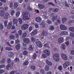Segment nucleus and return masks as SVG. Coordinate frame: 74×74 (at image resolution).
Masks as SVG:
<instances>
[{
    "mask_svg": "<svg viewBox=\"0 0 74 74\" xmlns=\"http://www.w3.org/2000/svg\"><path fill=\"white\" fill-rule=\"evenodd\" d=\"M12 21H10V27H11L12 26Z\"/></svg>",
    "mask_w": 74,
    "mask_h": 74,
    "instance_id": "61",
    "label": "nucleus"
},
{
    "mask_svg": "<svg viewBox=\"0 0 74 74\" xmlns=\"http://www.w3.org/2000/svg\"><path fill=\"white\" fill-rule=\"evenodd\" d=\"M62 49L65 50V49H66V45H65L63 44L62 45Z\"/></svg>",
    "mask_w": 74,
    "mask_h": 74,
    "instance_id": "26",
    "label": "nucleus"
},
{
    "mask_svg": "<svg viewBox=\"0 0 74 74\" xmlns=\"http://www.w3.org/2000/svg\"><path fill=\"white\" fill-rule=\"evenodd\" d=\"M58 17V16L57 15H56L55 16H54L53 17L52 19V20L53 21H54L57 19V18Z\"/></svg>",
    "mask_w": 74,
    "mask_h": 74,
    "instance_id": "25",
    "label": "nucleus"
},
{
    "mask_svg": "<svg viewBox=\"0 0 74 74\" xmlns=\"http://www.w3.org/2000/svg\"><path fill=\"white\" fill-rule=\"evenodd\" d=\"M50 30H53L54 29V26L53 25L51 26L50 28Z\"/></svg>",
    "mask_w": 74,
    "mask_h": 74,
    "instance_id": "49",
    "label": "nucleus"
},
{
    "mask_svg": "<svg viewBox=\"0 0 74 74\" xmlns=\"http://www.w3.org/2000/svg\"><path fill=\"white\" fill-rule=\"evenodd\" d=\"M15 73V72L14 71H12L10 73V74H14Z\"/></svg>",
    "mask_w": 74,
    "mask_h": 74,
    "instance_id": "63",
    "label": "nucleus"
},
{
    "mask_svg": "<svg viewBox=\"0 0 74 74\" xmlns=\"http://www.w3.org/2000/svg\"><path fill=\"white\" fill-rule=\"evenodd\" d=\"M27 53H28V52L26 51H24L23 53V54L24 55H26Z\"/></svg>",
    "mask_w": 74,
    "mask_h": 74,
    "instance_id": "35",
    "label": "nucleus"
},
{
    "mask_svg": "<svg viewBox=\"0 0 74 74\" xmlns=\"http://www.w3.org/2000/svg\"><path fill=\"white\" fill-rule=\"evenodd\" d=\"M44 47H49V45H48V44L46 43L44 45Z\"/></svg>",
    "mask_w": 74,
    "mask_h": 74,
    "instance_id": "55",
    "label": "nucleus"
},
{
    "mask_svg": "<svg viewBox=\"0 0 74 74\" xmlns=\"http://www.w3.org/2000/svg\"><path fill=\"white\" fill-rule=\"evenodd\" d=\"M10 67V64H8L7 66H6V69L8 70H9V68Z\"/></svg>",
    "mask_w": 74,
    "mask_h": 74,
    "instance_id": "52",
    "label": "nucleus"
},
{
    "mask_svg": "<svg viewBox=\"0 0 74 74\" xmlns=\"http://www.w3.org/2000/svg\"><path fill=\"white\" fill-rule=\"evenodd\" d=\"M35 44H36L37 46L39 48H41L42 47V44L41 42L40 41H36L35 42Z\"/></svg>",
    "mask_w": 74,
    "mask_h": 74,
    "instance_id": "4",
    "label": "nucleus"
},
{
    "mask_svg": "<svg viewBox=\"0 0 74 74\" xmlns=\"http://www.w3.org/2000/svg\"><path fill=\"white\" fill-rule=\"evenodd\" d=\"M46 63L48 64V65H49V66H51L52 64V63L50 62L48 60H47L46 61Z\"/></svg>",
    "mask_w": 74,
    "mask_h": 74,
    "instance_id": "18",
    "label": "nucleus"
},
{
    "mask_svg": "<svg viewBox=\"0 0 74 74\" xmlns=\"http://www.w3.org/2000/svg\"><path fill=\"white\" fill-rule=\"evenodd\" d=\"M14 37H15V36H13L12 35H11L10 36V38H11V39H14Z\"/></svg>",
    "mask_w": 74,
    "mask_h": 74,
    "instance_id": "46",
    "label": "nucleus"
},
{
    "mask_svg": "<svg viewBox=\"0 0 74 74\" xmlns=\"http://www.w3.org/2000/svg\"><path fill=\"white\" fill-rule=\"evenodd\" d=\"M26 36H27V34L26 32H24L22 35V37L23 38H25Z\"/></svg>",
    "mask_w": 74,
    "mask_h": 74,
    "instance_id": "21",
    "label": "nucleus"
},
{
    "mask_svg": "<svg viewBox=\"0 0 74 74\" xmlns=\"http://www.w3.org/2000/svg\"><path fill=\"white\" fill-rule=\"evenodd\" d=\"M61 55L63 59L64 60H67L68 59V57L67 56H66V55L62 53L61 54Z\"/></svg>",
    "mask_w": 74,
    "mask_h": 74,
    "instance_id": "6",
    "label": "nucleus"
},
{
    "mask_svg": "<svg viewBox=\"0 0 74 74\" xmlns=\"http://www.w3.org/2000/svg\"><path fill=\"white\" fill-rule=\"evenodd\" d=\"M18 21L16 18H14L13 20V22L14 24L16 25L18 23Z\"/></svg>",
    "mask_w": 74,
    "mask_h": 74,
    "instance_id": "15",
    "label": "nucleus"
},
{
    "mask_svg": "<svg viewBox=\"0 0 74 74\" xmlns=\"http://www.w3.org/2000/svg\"><path fill=\"white\" fill-rule=\"evenodd\" d=\"M19 22L20 24H21L22 23V19L21 18H20L18 19Z\"/></svg>",
    "mask_w": 74,
    "mask_h": 74,
    "instance_id": "38",
    "label": "nucleus"
},
{
    "mask_svg": "<svg viewBox=\"0 0 74 74\" xmlns=\"http://www.w3.org/2000/svg\"><path fill=\"white\" fill-rule=\"evenodd\" d=\"M58 42L60 43H62L64 41V40L63 39V38L62 37L58 39Z\"/></svg>",
    "mask_w": 74,
    "mask_h": 74,
    "instance_id": "13",
    "label": "nucleus"
},
{
    "mask_svg": "<svg viewBox=\"0 0 74 74\" xmlns=\"http://www.w3.org/2000/svg\"><path fill=\"white\" fill-rule=\"evenodd\" d=\"M14 13H15V11L14 10L12 11L10 13L11 15H12V16H13Z\"/></svg>",
    "mask_w": 74,
    "mask_h": 74,
    "instance_id": "44",
    "label": "nucleus"
},
{
    "mask_svg": "<svg viewBox=\"0 0 74 74\" xmlns=\"http://www.w3.org/2000/svg\"><path fill=\"white\" fill-rule=\"evenodd\" d=\"M37 30H35L31 33V36H35V35H36L37 33Z\"/></svg>",
    "mask_w": 74,
    "mask_h": 74,
    "instance_id": "9",
    "label": "nucleus"
},
{
    "mask_svg": "<svg viewBox=\"0 0 74 74\" xmlns=\"http://www.w3.org/2000/svg\"><path fill=\"white\" fill-rule=\"evenodd\" d=\"M20 47H21V45H20V44H18L16 45V48L17 50H19L20 49Z\"/></svg>",
    "mask_w": 74,
    "mask_h": 74,
    "instance_id": "16",
    "label": "nucleus"
},
{
    "mask_svg": "<svg viewBox=\"0 0 74 74\" xmlns=\"http://www.w3.org/2000/svg\"><path fill=\"white\" fill-rule=\"evenodd\" d=\"M15 26H14V25H13L11 29L12 30H13V29H15Z\"/></svg>",
    "mask_w": 74,
    "mask_h": 74,
    "instance_id": "60",
    "label": "nucleus"
},
{
    "mask_svg": "<svg viewBox=\"0 0 74 74\" xmlns=\"http://www.w3.org/2000/svg\"><path fill=\"white\" fill-rule=\"evenodd\" d=\"M29 49L30 51H32V50H33V47H32V46H30L29 48Z\"/></svg>",
    "mask_w": 74,
    "mask_h": 74,
    "instance_id": "51",
    "label": "nucleus"
},
{
    "mask_svg": "<svg viewBox=\"0 0 74 74\" xmlns=\"http://www.w3.org/2000/svg\"><path fill=\"white\" fill-rule=\"evenodd\" d=\"M40 73L42 74H44L45 73V71L43 69H41L40 71Z\"/></svg>",
    "mask_w": 74,
    "mask_h": 74,
    "instance_id": "41",
    "label": "nucleus"
},
{
    "mask_svg": "<svg viewBox=\"0 0 74 74\" xmlns=\"http://www.w3.org/2000/svg\"><path fill=\"white\" fill-rule=\"evenodd\" d=\"M37 57V54L36 53H35L34 54L33 56V59H35V58H36Z\"/></svg>",
    "mask_w": 74,
    "mask_h": 74,
    "instance_id": "32",
    "label": "nucleus"
},
{
    "mask_svg": "<svg viewBox=\"0 0 74 74\" xmlns=\"http://www.w3.org/2000/svg\"><path fill=\"white\" fill-rule=\"evenodd\" d=\"M16 30H15L12 32H11V34H12H12H14V33H16Z\"/></svg>",
    "mask_w": 74,
    "mask_h": 74,
    "instance_id": "62",
    "label": "nucleus"
},
{
    "mask_svg": "<svg viewBox=\"0 0 74 74\" xmlns=\"http://www.w3.org/2000/svg\"><path fill=\"white\" fill-rule=\"evenodd\" d=\"M20 13H21V12L20 11L17 12H16V17H18L19 16Z\"/></svg>",
    "mask_w": 74,
    "mask_h": 74,
    "instance_id": "28",
    "label": "nucleus"
},
{
    "mask_svg": "<svg viewBox=\"0 0 74 74\" xmlns=\"http://www.w3.org/2000/svg\"><path fill=\"white\" fill-rule=\"evenodd\" d=\"M14 55L13 52H10V58H12V57Z\"/></svg>",
    "mask_w": 74,
    "mask_h": 74,
    "instance_id": "33",
    "label": "nucleus"
},
{
    "mask_svg": "<svg viewBox=\"0 0 74 74\" xmlns=\"http://www.w3.org/2000/svg\"><path fill=\"white\" fill-rule=\"evenodd\" d=\"M29 64V61H28L26 60L23 63V65L24 66H27Z\"/></svg>",
    "mask_w": 74,
    "mask_h": 74,
    "instance_id": "22",
    "label": "nucleus"
},
{
    "mask_svg": "<svg viewBox=\"0 0 74 74\" xmlns=\"http://www.w3.org/2000/svg\"><path fill=\"white\" fill-rule=\"evenodd\" d=\"M58 69H59V70H60V71H61L62 70V66H60L59 67Z\"/></svg>",
    "mask_w": 74,
    "mask_h": 74,
    "instance_id": "56",
    "label": "nucleus"
},
{
    "mask_svg": "<svg viewBox=\"0 0 74 74\" xmlns=\"http://www.w3.org/2000/svg\"><path fill=\"white\" fill-rule=\"evenodd\" d=\"M61 35H64V31H62L61 33H60Z\"/></svg>",
    "mask_w": 74,
    "mask_h": 74,
    "instance_id": "57",
    "label": "nucleus"
},
{
    "mask_svg": "<svg viewBox=\"0 0 74 74\" xmlns=\"http://www.w3.org/2000/svg\"><path fill=\"white\" fill-rule=\"evenodd\" d=\"M31 69L32 70H35L36 69V66L33 65H32L31 66Z\"/></svg>",
    "mask_w": 74,
    "mask_h": 74,
    "instance_id": "30",
    "label": "nucleus"
},
{
    "mask_svg": "<svg viewBox=\"0 0 74 74\" xmlns=\"http://www.w3.org/2000/svg\"><path fill=\"white\" fill-rule=\"evenodd\" d=\"M42 56L43 58H45L47 57V55H45V54L43 53L42 54Z\"/></svg>",
    "mask_w": 74,
    "mask_h": 74,
    "instance_id": "53",
    "label": "nucleus"
},
{
    "mask_svg": "<svg viewBox=\"0 0 74 74\" xmlns=\"http://www.w3.org/2000/svg\"><path fill=\"white\" fill-rule=\"evenodd\" d=\"M18 33L19 35H22V30H19L18 31Z\"/></svg>",
    "mask_w": 74,
    "mask_h": 74,
    "instance_id": "40",
    "label": "nucleus"
},
{
    "mask_svg": "<svg viewBox=\"0 0 74 74\" xmlns=\"http://www.w3.org/2000/svg\"><path fill=\"white\" fill-rule=\"evenodd\" d=\"M20 42V40L19 39H17L15 40L16 44H18Z\"/></svg>",
    "mask_w": 74,
    "mask_h": 74,
    "instance_id": "45",
    "label": "nucleus"
},
{
    "mask_svg": "<svg viewBox=\"0 0 74 74\" xmlns=\"http://www.w3.org/2000/svg\"><path fill=\"white\" fill-rule=\"evenodd\" d=\"M23 42L26 44H28L30 42V40L28 38H25L23 40Z\"/></svg>",
    "mask_w": 74,
    "mask_h": 74,
    "instance_id": "8",
    "label": "nucleus"
},
{
    "mask_svg": "<svg viewBox=\"0 0 74 74\" xmlns=\"http://www.w3.org/2000/svg\"><path fill=\"white\" fill-rule=\"evenodd\" d=\"M28 15H29V12L27 11L24 12L23 13V19L24 20H28L30 19L29 17H28Z\"/></svg>",
    "mask_w": 74,
    "mask_h": 74,
    "instance_id": "1",
    "label": "nucleus"
},
{
    "mask_svg": "<svg viewBox=\"0 0 74 74\" xmlns=\"http://www.w3.org/2000/svg\"><path fill=\"white\" fill-rule=\"evenodd\" d=\"M47 32L43 31L41 33V35L42 36H45V35L47 34Z\"/></svg>",
    "mask_w": 74,
    "mask_h": 74,
    "instance_id": "24",
    "label": "nucleus"
},
{
    "mask_svg": "<svg viewBox=\"0 0 74 74\" xmlns=\"http://www.w3.org/2000/svg\"><path fill=\"white\" fill-rule=\"evenodd\" d=\"M15 61L16 62H19V59L18 58H16L15 59Z\"/></svg>",
    "mask_w": 74,
    "mask_h": 74,
    "instance_id": "50",
    "label": "nucleus"
},
{
    "mask_svg": "<svg viewBox=\"0 0 74 74\" xmlns=\"http://www.w3.org/2000/svg\"><path fill=\"white\" fill-rule=\"evenodd\" d=\"M4 28V26L3 25V24H0V29H3Z\"/></svg>",
    "mask_w": 74,
    "mask_h": 74,
    "instance_id": "37",
    "label": "nucleus"
},
{
    "mask_svg": "<svg viewBox=\"0 0 74 74\" xmlns=\"http://www.w3.org/2000/svg\"><path fill=\"white\" fill-rule=\"evenodd\" d=\"M31 40L32 42H35L36 41V39L34 37H32Z\"/></svg>",
    "mask_w": 74,
    "mask_h": 74,
    "instance_id": "31",
    "label": "nucleus"
},
{
    "mask_svg": "<svg viewBox=\"0 0 74 74\" xmlns=\"http://www.w3.org/2000/svg\"><path fill=\"white\" fill-rule=\"evenodd\" d=\"M43 52L45 53L47 55L49 56L50 55V51L48 50H45L43 51Z\"/></svg>",
    "mask_w": 74,
    "mask_h": 74,
    "instance_id": "11",
    "label": "nucleus"
},
{
    "mask_svg": "<svg viewBox=\"0 0 74 74\" xmlns=\"http://www.w3.org/2000/svg\"><path fill=\"white\" fill-rule=\"evenodd\" d=\"M29 25L27 24H25L23 25L21 27V29L22 30H25L29 27Z\"/></svg>",
    "mask_w": 74,
    "mask_h": 74,
    "instance_id": "3",
    "label": "nucleus"
},
{
    "mask_svg": "<svg viewBox=\"0 0 74 74\" xmlns=\"http://www.w3.org/2000/svg\"><path fill=\"white\" fill-rule=\"evenodd\" d=\"M6 62V60H5V59L4 58H2L1 60L0 61V63L1 64H3L4 63H5Z\"/></svg>",
    "mask_w": 74,
    "mask_h": 74,
    "instance_id": "19",
    "label": "nucleus"
},
{
    "mask_svg": "<svg viewBox=\"0 0 74 74\" xmlns=\"http://www.w3.org/2000/svg\"><path fill=\"white\" fill-rule=\"evenodd\" d=\"M13 6L14 8H16L18 7V4L17 3H15L14 4Z\"/></svg>",
    "mask_w": 74,
    "mask_h": 74,
    "instance_id": "23",
    "label": "nucleus"
},
{
    "mask_svg": "<svg viewBox=\"0 0 74 74\" xmlns=\"http://www.w3.org/2000/svg\"><path fill=\"white\" fill-rule=\"evenodd\" d=\"M41 25L43 27H45V23L44 22H42Z\"/></svg>",
    "mask_w": 74,
    "mask_h": 74,
    "instance_id": "36",
    "label": "nucleus"
},
{
    "mask_svg": "<svg viewBox=\"0 0 74 74\" xmlns=\"http://www.w3.org/2000/svg\"><path fill=\"white\" fill-rule=\"evenodd\" d=\"M69 65H70V62H69L66 61L63 64V67L64 69H66Z\"/></svg>",
    "mask_w": 74,
    "mask_h": 74,
    "instance_id": "5",
    "label": "nucleus"
},
{
    "mask_svg": "<svg viewBox=\"0 0 74 74\" xmlns=\"http://www.w3.org/2000/svg\"><path fill=\"white\" fill-rule=\"evenodd\" d=\"M53 58L55 61L58 62L59 61L60 58L59 57V54L58 53L55 54L53 56Z\"/></svg>",
    "mask_w": 74,
    "mask_h": 74,
    "instance_id": "2",
    "label": "nucleus"
},
{
    "mask_svg": "<svg viewBox=\"0 0 74 74\" xmlns=\"http://www.w3.org/2000/svg\"><path fill=\"white\" fill-rule=\"evenodd\" d=\"M59 10L58 8H56L54 9V12H58L59 11Z\"/></svg>",
    "mask_w": 74,
    "mask_h": 74,
    "instance_id": "48",
    "label": "nucleus"
},
{
    "mask_svg": "<svg viewBox=\"0 0 74 74\" xmlns=\"http://www.w3.org/2000/svg\"><path fill=\"white\" fill-rule=\"evenodd\" d=\"M34 25L36 28H38L39 27V26L38 25V24L35 23L34 24Z\"/></svg>",
    "mask_w": 74,
    "mask_h": 74,
    "instance_id": "39",
    "label": "nucleus"
},
{
    "mask_svg": "<svg viewBox=\"0 0 74 74\" xmlns=\"http://www.w3.org/2000/svg\"><path fill=\"white\" fill-rule=\"evenodd\" d=\"M5 71L3 69H0V74H3V73H4Z\"/></svg>",
    "mask_w": 74,
    "mask_h": 74,
    "instance_id": "42",
    "label": "nucleus"
},
{
    "mask_svg": "<svg viewBox=\"0 0 74 74\" xmlns=\"http://www.w3.org/2000/svg\"><path fill=\"white\" fill-rule=\"evenodd\" d=\"M0 15L1 16H3L4 15V11L3 10L0 11Z\"/></svg>",
    "mask_w": 74,
    "mask_h": 74,
    "instance_id": "14",
    "label": "nucleus"
},
{
    "mask_svg": "<svg viewBox=\"0 0 74 74\" xmlns=\"http://www.w3.org/2000/svg\"><path fill=\"white\" fill-rule=\"evenodd\" d=\"M36 21L37 22H40L42 21V19L40 17H38L36 18Z\"/></svg>",
    "mask_w": 74,
    "mask_h": 74,
    "instance_id": "12",
    "label": "nucleus"
},
{
    "mask_svg": "<svg viewBox=\"0 0 74 74\" xmlns=\"http://www.w3.org/2000/svg\"><path fill=\"white\" fill-rule=\"evenodd\" d=\"M8 23V21H5L4 22V24L5 25V26L6 27L7 25V23Z\"/></svg>",
    "mask_w": 74,
    "mask_h": 74,
    "instance_id": "43",
    "label": "nucleus"
},
{
    "mask_svg": "<svg viewBox=\"0 0 74 74\" xmlns=\"http://www.w3.org/2000/svg\"><path fill=\"white\" fill-rule=\"evenodd\" d=\"M45 71H49V66L48 65H46L45 68Z\"/></svg>",
    "mask_w": 74,
    "mask_h": 74,
    "instance_id": "17",
    "label": "nucleus"
},
{
    "mask_svg": "<svg viewBox=\"0 0 74 74\" xmlns=\"http://www.w3.org/2000/svg\"><path fill=\"white\" fill-rule=\"evenodd\" d=\"M67 18H66L63 17L62 18V22L63 23H64L66 21H67Z\"/></svg>",
    "mask_w": 74,
    "mask_h": 74,
    "instance_id": "20",
    "label": "nucleus"
},
{
    "mask_svg": "<svg viewBox=\"0 0 74 74\" xmlns=\"http://www.w3.org/2000/svg\"><path fill=\"white\" fill-rule=\"evenodd\" d=\"M71 53L72 55H74V50H73L71 51Z\"/></svg>",
    "mask_w": 74,
    "mask_h": 74,
    "instance_id": "64",
    "label": "nucleus"
},
{
    "mask_svg": "<svg viewBox=\"0 0 74 74\" xmlns=\"http://www.w3.org/2000/svg\"><path fill=\"white\" fill-rule=\"evenodd\" d=\"M33 29V28H32V27H29V32H31V31H32V29Z\"/></svg>",
    "mask_w": 74,
    "mask_h": 74,
    "instance_id": "59",
    "label": "nucleus"
},
{
    "mask_svg": "<svg viewBox=\"0 0 74 74\" xmlns=\"http://www.w3.org/2000/svg\"><path fill=\"white\" fill-rule=\"evenodd\" d=\"M48 4L51 5H52V6H53V7H55V5L52 2H49L48 3Z\"/></svg>",
    "mask_w": 74,
    "mask_h": 74,
    "instance_id": "29",
    "label": "nucleus"
},
{
    "mask_svg": "<svg viewBox=\"0 0 74 74\" xmlns=\"http://www.w3.org/2000/svg\"><path fill=\"white\" fill-rule=\"evenodd\" d=\"M60 27L62 30H67V27L62 24H61L60 25Z\"/></svg>",
    "mask_w": 74,
    "mask_h": 74,
    "instance_id": "7",
    "label": "nucleus"
},
{
    "mask_svg": "<svg viewBox=\"0 0 74 74\" xmlns=\"http://www.w3.org/2000/svg\"><path fill=\"white\" fill-rule=\"evenodd\" d=\"M69 34L68 33V32L64 31V35H66V36H67Z\"/></svg>",
    "mask_w": 74,
    "mask_h": 74,
    "instance_id": "58",
    "label": "nucleus"
},
{
    "mask_svg": "<svg viewBox=\"0 0 74 74\" xmlns=\"http://www.w3.org/2000/svg\"><path fill=\"white\" fill-rule=\"evenodd\" d=\"M65 6H66L67 7H69V5H68V3H67V2L66 1H65Z\"/></svg>",
    "mask_w": 74,
    "mask_h": 74,
    "instance_id": "47",
    "label": "nucleus"
},
{
    "mask_svg": "<svg viewBox=\"0 0 74 74\" xmlns=\"http://www.w3.org/2000/svg\"><path fill=\"white\" fill-rule=\"evenodd\" d=\"M38 7L40 9H41V10H42V9H44V8H45V5L42 4H39L38 5Z\"/></svg>",
    "mask_w": 74,
    "mask_h": 74,
    "instance_id": "10",
    "label": "nucleus"
},
{
    "mask_svg": "<svg viewBox=\"0 0 74 74\" xmlns=\"http://www.w3.org/2000/svg\"><path fill=\"white\" fill-rule=\"evenodd\" d=\"M69 29L71 32H74V28L72 27L69 28Z\"/></svg>",
    "mask_w": 74,
    "mask_h": 74,
    "instance_id": "27",
    "label": "nucleus"
},
{
    "mask_svg": "<svg viewBox=\"0 0 74 74\" xmlns=\"http://www.w3.org/2000/svg\"><path fill=\"white\" fill-rule=\"evenodd\" d=\"M5 67V65L3 64H1L0 65V69H2L3 68H4Z\"/></svg>",
    "mask_w": 74,
    "mask_h": 74,
    "instance_id": "34",
    "label": "nucleus"
},
{
    "mask_svg": "<svg viewBox=\"0 0 74 74\" xmlns=\"http://www.w3.org/2000/svg\"><path fill=\"white\" fill-rule=\"evenodd\" d=\"M71 37H74V33H71L70 34Z\"/></svg>",
    "mask_w": 74,
    "mask_h": 74,
    "instance_id": "54",
    "label": "nucleus"
}]
</instances>
